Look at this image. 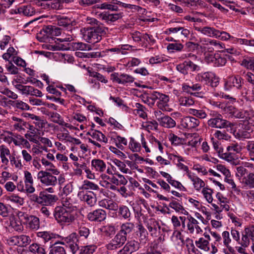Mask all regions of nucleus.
I'll list each match as a JSON object with an SVG mask.
<instances>
[{
	"instance_id": "obj_13",
	"label": "nucleus",
	"mask_w": 254,
	"mask_h": 254,
	"mask_svg": "<svg viewBox=\"0 0 254 254\" xmlns=\"http://www.w3.org/2000/svg\"><path fill=\"white\" fill-rule=\"evenodd\" d=\"M199 123V120L190 116L186 117L181 121V126L189 130L196 128Z\"/></svg>"
},
{
	"instance_id": "obj_41",
	"label": "nucleus",
	"mask_w": 254,
	"mask_h": 254,
	"mask_svg": "<svg viewBox=\"0 0 254 254\" xmlns=\"http://www.w3.org/2000/svg\"><path fill=\"white\" fill-rule=\"evenodd\" d=\"M250 159L254 161V140L247 141L245 146Z\"/></svg>"
},
{
	"instance_id": "obj_19",
	"label": "nucleus",
	"mask_w": 254,
	"mask_h": 254,
	"mask_svg": "<svg viewBox=\"0 0 254 254\" xmlns=\"http://www.w3.org/2000/svg\"><path fill=\"white\" fill-rule=\"evenodd\" d=\"M158 102L157 103L158 107L165 111H169V107L168 105V102L169 101V97L168 95L161 94L159 97Z\"/></svg>"
},
{
	"instance_id": "obj_24",
	"label": "nucleus",
	"mask_w": 254,
	"mask_h": 254,
	"mask_svg": "<svg viewBox=\"0 0 254 254\" xmlns=\"http://www.w3.org/2000/svg\"><path fill=\"white\" fill-rule=\"evenodd\" d=\"M63 206L65 207V208L68 209V210L72 211L76 208V202L74 197L68 196L64 198H63L62 201Z\"/></svg>"
},
{
	"instance_id": "obj_27",
	"label": "nucleus",
	"mask_w": 254,
	"mask_h": 254,
	"mask_svg": "<svg viewBox=\"0 0 254 254\" xmlns=\"http://www.w3.org/2000/svg\"><path fill=\"white\" fill-rule=\"evenodd\" d=\"M29 251L25 254H46L45 249L37 244H32L28 248Z\"/></svg>"
},
{
	"instance_id": "obj_2",
	"label": "nucleus",
	"mask_w": 254,
	"mask_h": 254,
	"mask_svg": "<svg viewBox=\"0 0 254 254\" xmlns=\"http://www.w3.org/2000/svg\"><path fill=\"white\" fill-rule=\"evenodd\" d=\"M210 118L207 121V125L212 128H224L227 131L231 130L234 124L224 119L222 116L217 112L211 111L210 113Z\"/></svg>"
},
{
	"instance_id": "obj_62",
	"label": "nucleus",
	"mask_w": 254,
	"mask_h": 254,
	"mask_svg": "<svg viewBox=\"0 0 254 254\" xmlns=\"http://www.w3.org/2000/svg\"><path fill=\"white\" fill-rule=\"evenodd\" d=\"M226 149L231 153H239L241 151V147L237 143H232L227 146Z\"/></svg>"
},
{
	"instance_id": "obj_6",
	"label": "nucleus",
	"mask_w": 254,
	"mask_h": 254,
	"mask_svg": "<svg viewBox=\"0 0 254 254\" xmlns=\"http://www.w3.org/2000/svg\"><path fill=\"white\" fill-rule=\"evenodd\" d=\"M37 179L41 184L46 186H55L57 184V178L51 173L40 171L37 174Z\"/></svg>"
},
{
	"instance_id": "obj_31",
	"label": "nucleus",
	"mask_w": 254,
	"mask_h": 254,
	"mask_svg": "<svg viewBox=\"0 0 254 254\" xmlns=\"http://www.w3.org/2000/svg\"><path fill=\"white\" fill-rule=\"evenodd\" d=\"M57 23L60 26L71 28L72 26H74L76 24V22L67 17H63L58 19Z\"/></svg>"
},
{
	"instance_id": "obj_16",
	"label": "nucleus",
	"mask_w": 254,
	"mask_h": 254,
	"mask_svg": "<svg viewBox=\"0 0 254 254\" xmlns=\"http://www.w3.org/2000/svg\"><path fill=\"white\" fill-rule=\"evenodd\" d=\"M134 227V223L126 222L121 225L120 230L118 233L124 236V238L125 237L127 240V235L132 233Z\"/></svg>"
},
{
	"instance_id": "obj_5",
	"label": "nucleus",
	"mask_w": 254,
	"mask_h": 254,
	"mask_svg": "<svg viewBox=\"0 0 254 254\" xmlns=\"http://www.w3.org/2000/svg\"><path fill=\"white\" fill-rule=\"evenodd\" d=\"M196 79L205 84H208L212 87H216L219 83V79L212 72H205L199 73L196 75Z\"/></svg>"
},
{
	"instance_id": "obj_58",
	"label": "nucleus",
	"mask_w": 254,
	"mask_h": 254,
	"mask_svg": "<svg viewBox=\"0 0 254 254\" xmlns=\"http://www.w3.org/2000/svg\"><path fill=\"white\" fill-rule=\"evenodd\" d=\"M214 136L219 140H228L230 138V136L227 133V132L225 130L221 131L219 130H217L215 132Z\"/></svg>"
},
{
	"instance_id": "obj_42",
	"label": "nucleus",
	"mask_w": 254,
	"mask_h": 254,
	"mask_svg": "<svg viewBox=\"0 0 254 254\" xmlns=\"http://www.w3.org/2000/svg\"><path fill=\"white\" fill-rule=\"evenodd\" d=\"M118 214L124 219H128L130 217L131 213L127 206L122 205L119 208Z\"/></svg>"
},
{
	"instance_id": "obj_47",
	"label": "nucleus",
	"mask_w": 254,
	"mask_h": 254,
	"mask_svg": "<svg viewBox=\"0 0 254 254\" xmlns=\"http://www.w3.org/2000/svg\"><path fill=\"white\" fill-rule=\"evenodd\" d=\"M226 111L230 112V114L231 115L236 118H244V113L238 110L235 109L233 106H228L226 109Z\"/></svg>"
},
{
	"instance_id": "obj_30",
	"label": "nucleus",
	"mask_w": 254,
	"mask_h": 254,
	"mask_svg": "<svg viewBox=\"0 0 254 254\" xmlns=\"http://www.w3.org/2000/svg\"><path fill=\"white\" fill-rule=\"evenodd\" d=\"M159 125L166 128H172L176 126V122L170 117L166 115L159 122Z\"/></svg>"
},
{
	"instance_id": "obj_1",
	"label": "nucleus",
	"mask_w": 254,
	"mask_h": 254,
	"mask_svg": "<svg viewBox=\"0 0 254 254\" xmlns=\"http://www.w3.org/2000/svg\"><path fill=\"white\" fill-rule=\"evenodd\" d=\"M107 28L104 26L84 27L80 30L83 38L87 42L96 43L102 39V35L105 34Z\"/></svg>"
},
{
	"instance_id": "obj_28",
	"label": "nucleus",
	"mask_w": 254,
	"mask_h": 254,
	"mask_svg": "<svg viewBox=\"0 0 254 254\" xmlns=\"http://www.w3.org/2000/svg\"><path fill=\"white\" fill-rule=\"evenodd\" d=\"M64 243L56 242L50 248L49 254H66Z\"/></svg>"
},
{
	"instance_id": "obj_40",
	"label": "nucleus",
	"mask_w": 254,
	"mask_h": 254,
	"mask_svg": "<svg viewBox=\"0 0 254 254\" xmlns=\"http://www.w3.org/2000/svg\"><path fill=\"white\" fill-rule=\"evenodd\" d=\"M8 139H9V141L13 142V143L16 146H19L20 145H26V144H29V142L27 141V140L24 139L20 135H17L15 136V138L9 137Z\"/></svg>"
},
{
	"instance_id": "obj_48",
	"label": "nucleus",
	"mask_w": 254,
	"mask_h": 254,
	"mask_svg": "<svg viewBox=\"0 0 254 254\" xmlns=\"http://www.w3.org/2000/svg\"><path fill=\"white\" fill-rule=\"evenodd\" d=\"M14 85V87L19 91V92L23 95L28 96V92L31 86L24 85L20 83H18Z\"/></svg>"
},
{
	"instance_id": "obj_37",
	"label": "nucleus",
	"mask_w": 254,
	"mask_h": 254,
	"mask_svg": "<svg viewBox=\"0 0 254 254\" xmlns=\"http://www.w3.org/2000/svg\"><path fill=\"white\" fill-rule=\"evenodd\" d=\"M37 235L38 237L42 238L45 242H48L56 238L55 234L47 231L39 232Z\"/></svg>"
},
{
	"instance_id": "obj_18",
	"label": "nucleus",
	"mask_w": 254,
	"mask_h": 254,
	"mask_svg": "<svg viewBox=\"0 0 254 254\" xmlns=\"http://www.w3.org/2000/svg\"><path fill=\"white\" fill-rule=\"evenodd\" d=\"M92 169L100 173L104 172L106 169V164L103 160L94 159L91 161Z\"/></svg>"
},
{
	"instance_id": "obj_34",
	"label": "nucleus",
	"mask_w": 254,
	"mask_h": 254,
	"mask_svg": "<svg viewBox=\"0 0 254 254\" xmlns=\"http://www.w3.org/2000/svg\"><path fill=\"white\" fill-rule=\"evenodd\" d=\"M7 103L8 105L21 110H28L29 109V105L21 100H9L7 101Z\"/></svg>"
},
{
	"instance_id": "obj_25",
	"label": "nucleus",
	"mask_w": 254,
	"mask_h": 254,
	"mask_svg": "<svg viewBox=\"0 0 254 254\" xmlns=\"http://www.w3.org/2000/svg\"><path fill=\"white\" fill-rule=\"evenodd\" d=\"M188 178L192 182L194 188L195 190H199L201 188H204L205 183L194 174H189Z\"/></svg>"
},
{
	"instance_id": "obj_64",
	"label": "nucleus",
	"mask_w": 254,
	"mask_h": 254,
	"mask_svg": "<svg viewBox=\"0 0 254 254\" xmlns=\"http://www.w3.org/2000/svg\"><path fill=\"white\" fill-rule=\"evenodd\" d=\"M187 247L189 254H202L200 251L195 247L192 240L190 241L189 244L187 245Z\"/></svg>"
},
{
	"instance_id": "obj_56",
	"label": "nucleus",
	"mask_w": 254,
	"mask_h": 254,
	"mask_svg": "<svg viewBox=\"0 0 254 254\" xmlns=\"http://www.w3.org/2000/svg\"><path fill=\"white\" fill-rule=\"evenodd\" d=\"M90 235V230L85 226H81L78 230V235L80 237L87 239Z\"/></svg>"
},
{
	"instance_id": "obj_12",
	"label": "nucleus",
	"mask_w": 254,
	"mask_h": 254,
	"mask_svg": "<svg viewBox=\"0 0 254 254\" xmlns=\"http://www.w3.org/2000/svg\"><path fill=\"white\" fill-rule=\"evenodd\" d=\"M78 195L80 199L90 207H92L96 204L97 201L96 195L91 191H88L86 193L81 191L78 193Z\"/></svg>"
},
{
	"instance_id": "obj_45",
	"label": "nucleus",
	"mask_w": 254,
	"mask_h": 254,
	"mask_svg": "<svg viewBox=\"0 0 254 254\" xmlns=\"http://www.w3.org/2000/svg\"><path fill=\"white\" fill-rule=\"evenodd\" d=\"M99 188L98 186L92 182L88 180H85L81 187V189L84 190H98Z\"/></svg>"
},
{
	"instance_id": "obj_9",
	"label": "nucleus",
	"mask_w": 254,
	"mask_h": 254,
	"mask_svg": "<svg viewBox=\"0 0 254 254\" xmlns=\"http://www.w3.org/2000/svg\"><path fill=\"white\" fill-rule=\"evenodd\" d=\"M140 244L135 240H128L124 247L118 252V254H131L139 249Z\"/></svg>"
},
{
	"instance_id": "obj_60",
	"label": "nucleus",
	"mask_w": 254,
	"mask_h": 254,
	"mask_svg": "<svg viewBox=\"0 0 254 254\" xmlns=\"http://www.w3.org/2000/svg\"><path fill=\"white\" fill-rule=\"evenodd\" d=\"M89 75L90 77H92L95 78L98 80L101 81V82L106 83L108 82V80L106 79L105 77L102 75L101 74L95 72V71H89Z\"/></svg>"
},
{
	"instance_id": "obj_8",
	"label": "nucleus",
	"mask_w": 254,
	"mask_h": 254,
	"mask_svg": "<svg viewBox=\"0 0 254 254\" xmlns=\"http://www.w3.org/2000/svg\"><path fill=\"white\" fill-rule=\"evenodd\" d=\"M127 241L126 238H124L119 233L112 239L110 242L106 245V248L108 250H115L122 247Z\"/></svg>"
},
{
	"instance_id": "obj_10",
	"label": "nucleus",
	"mask_w": 254,
	"mask_h": 254,
	"mask_svg": "<svg viewBox=\"0 0 254 254\" xmlns=\"http://www.w3.org/2000/svg\"><path fill=\"white\" fill-rule=\"evenodd\" d=\"M106 212L102 209H97L88 213L87 218L91 222H101L106 218Z\"/></svg>"
},
{
	"instance_id": "obj_52",
	"label": "nucleus",
	"mask_w": 254,
	"mask_h": 254,
	"mask_svg": "<svg viewBox=\"0 0 254 254\" xmlns=\"http://www.w3.org/2000/svg\"><path fill=\"white\" fill-rule=\"evenodd\" d=\"M44 204L49 205L56 202L58 199V197L53 194H44Z\"/></svg>"
},
{
	"instance_id": "obj_43",
	"label": "nucleus",
	"mask_w": 254,
	"mask_h": 254,
	"mask_svg": "<svg viewBox=\"0 0 254 254\" xmlns=\"http://www.w3.org/2000/svg\"><path fill=\"white\" fill-rule=\"evenodd\" d=\"M188 223L187 224L188 230L190 233H193L195 230V227L197 224H198V221L193 217L190 216L188 217Z\"/></svg>"
},
{
	"instance_id": "obj_57",
	"label": "nucleus",
	"mask_w": 254,
	"mask_h": 254,
	"mask_svg": "<svg viewBox=\"0 0 254 254\" xmlns=\"http://www.w3.org/2000/svg\"><path fill=\"white\" fill-rule=\"evenodd\" d=\"M114 140L116 142V145L118 148L122 150L124 147L123 145H127V139L120 135L117 136L116 137L114 138Z\"/></svg>"
},
{
	"instance_id": "obj_21",
	"label": "nucleus",
	"mask_w": 254,
	"mask_h": 254,
	"mask_svg": "<svg viewBox=\"0 0 254 254\" xmlns=\"http://www.w3.org/2000/svg\"><path fill=\"white\" fill-rule=\"evenodd\" d=\"M169 206L178 213L184 215H188L189 213L188 212L185 210L183 206L176 200V199H172L169 203Z\"/></svg>"
},
{
	"instance_id": "obj_4",
	"label": "nucleus",
	"mask_w": 254,
	"mask_h": 254,
	"mask_svg": "<svg viewBox=\"0 0 254 254\" xmlns=\"http://www.w3.org/2000/svg\"><path fill=\"white\" fill-rule=\"evenodd\" d=\"M18 215L27 229L37 230L39 228L40 220L38 217L22 212H19Z\"/></svg>"
},
{
	"instance_id": "obj_7",
	"label": "nucleus",
	"mask_w": 254,
	"mask_h": 254,
	"mask_svg": "<svg viewBox=\"0 0 254 254\" xmlns=\"http://www.w3.org/2000/svg\"><path fill=\"white\" fill-rule=\"evenodd\" d=\"M244 84L243 78L239 75L230 76L225 82V88L226 90H229L232 87L237 89H243Z\"/></svg>"
},
{
	"instance_id": "obj_35",
	"label": "nucleus",
	"mask_w": 254,
	"mask_h": 254,
	"mask_svg": "<svg viewBox=\"0 0 254 254\" xmlns=\"http://www.w3.org/2000/svg\"><path fill=\"white\" fill-rule=\"evenodd\" d=\"M178 32H181V34L184 36L185 37H187L190 33V31L188 29L184 28L182 27L170 28L167 29L166 33L168 34H171L177 33Z\"/></svg>"
},
{
	"instance_id": "obj_61",
	"label": "nucleus",
	"mask_w": 254,
	"mask_h": 254,
	"mask_svg": "<svg viewBox=\"0 0 254 254\" xmlns=\"http://www.w3.org/2000/svg\"><path fill=\"white\" fill-rule=\"evenodd\" d=\"M242 237L241 242H238L243 247H247L250 243V238H249L248 235H247L245 231H244L242 233Z\"/></svg>"
},
{
	"instance_id": "obj_15",
	"label": "nucleus",
	"mask_w": 254,
	"mask_h": 254,
	"mask_svg": "<svg viewBox=\"0 0 254 254\" xmlns=\"http://www.w3.org/2000/svg\"><path fill=\"white\" fill-rule=\"evenodd\" d=\"M99 16L101 20L109 23L115 22L121 18L122 17V14L121 13H111L109 12H104L100 13Z\"/></svg>"
},
{
	"instance_id": "obj_3",
	"label": "nucleus",
	"mask_w": 254,
	"mask_h": 254,
	"mask_svg": "<svg viewBox=\"0 0 254 254\" xmlns=\"http://www.w3.org/2000/svg\"><path fill=\"white\" fill-rule=\"evenodd\" d=\"M54 215L57 222L61 225H69L75 220L72 212L64 207L57 206L55 209Z\"/></svg>"
},
{
	"instance_id": "obj_59",
	"label": "nucleus",
	"mask_w": 254,
	"mask_h": 254,
	"mask_svg": "<svg viewBox=\"0 0 254 254\" xmlns=\"http://www.w3.org/2000/svg\"><path fill=\"white\" fill-rule=\"evenodd\" d=\"M213 66H219L224 65L227 62L226 59L221 56L219 54H216V58Z\"/></svg>"
},
{
	"instance_id": "obj_55",
	"label": "nucleus",
	"mask_w": 254,
	"mask_h": 254,
	"mask_svg": "<svg viewBox=\"0 0 254 254\" xmlns=\"http://www.w3.org/2000/svg\"><path fill=\"white\" fill-rule=\"evenodd\" d=\"M7 200L11 202L22 205L24 203V199L17 195L11 194L7 196Z\"/></svg>"
},
{
	"instance_id": "obj_23",
	"label": "nucleus",
	"mask_w": 254,
	"mask_h": 254,
	"mask_svg": "<svg viewBox=\"0 0 254 254\" xmlns=\"http://www.w3.org/2000/svg\"><path fill=\"white\" fill-rule=\"evenodd\" d=\"M87 134L90 135L93 138L95 139L100 142H104L105 143L108 142V138L101 131L92 129L88 132Z\"/></svg>"
},
{
	"instance_id": "obj_29",
	"label": "nucleus",
	"mask_w": 254,
	"mask_h": 254,
	"mask_svg": "<svg viewBox=\"0 0 254 254\" xmlns=\"http://www.w3.org/2000/svg\"><path fill=\"white\" fill-rule=\"evenodd\" d=\"M195 244L197 248L204 252H208L210 250L209 242L208 240H205L203 237L199 238L195 241Z\"/></svg>"
},
{
	"instance_id": "obj_54",
	"label": "nucleus",
	"mask_w": 254,
	"mask_h": 254,
	"mask_svg": "<svg viewBox=\"0 0 254 254\" xmlns=\"http://www.w3.org/2000/svg\"><path fill=\"white\" fill-rule=\"evenodd\" d=\"M213 191L211 189L208 188H204L202 190V193L204 198L209 203H212L213 198L212 196Z\"/></svg>"
},
{
	"instance_id": "obj_26",
	"label": "nucleus",
	"mask_w": 254,
	"mask_h": 254,
	"mask_svg": "<svg viewBox=\"0 0 254 254\" xmlns=\"http://www.w3.org/2000/svg\"><path fill=\"white\" fill-rule=\"evenodd\" d=\"M242 184L249 189L254 188V172H250L246 176L243 178Z\"/></svg>"
},
{
	"instance_id": "obj_17",
	"label": "nucleus",
	"mask_w": 254,
	"mask_h": 254,
	"mask_svg": "<svg viewBox=\"0 0 254 254\" xmlns=\"http://www.w3.org/2000/svg\"><path fill=\"white\" fill-rule=\"evenodd\" d=\"M11 156L9 149L6 146L0 145V157L1 163L4 165H7L9 159Z\"/></svg>"
},
{
	"instance_id": "obj_14",
	"label": "nucleus",
	"mask_w": 254,
	"mask_h": 254,
	"mask_svg": "<svg viewBox=\"0 0 254 254\" xmlns=\"http://www.w3.org/2000/svg\"><path fill=\"white\" fill-rule=\"evenodd\" d=\"M193 27L198 32L210 37H215L217 33H218V30L209 26L201 27L195 24L193 25Z\"/></svg>"
},
{
	"instance_id": "obj_51",
	"label": "nucleus",
	"mask_w": 254,
	"mask_h": 254,
	"mask_svg": "<svg viewBox=\"0 0 254 254\" xmlns=\"http://www.w3.org/2000/svg\"><path fill=\"white\" fill-rule=\"evenodd\" d=\"M101 230L103 234L106 236H110L115 233V228L113 225H107L103 227Z\"/></svg>"
},
{
	"instance_id": "obj_53",
	"label": "nucleus",
	"mask_w": 254,
	"mask_h": 254,
	"mask_svg": "<svg viewBox=\"0 0 254 254\" xmlns=\"http://www.w3.org/2000/svg\"><path fill=\"white\" fill-rule=\"evenodd\" d=\"M222 237L224 246L227 247L229 250V251H231L232 248L230 246V243L231 242V240L230 237L229 232L226 231H224L222 233Z\"/></svg>"
},
{
	"instance_id": "obj_38",
	"label": "nucleus",
	"mask_w": 254,
	"mask_h": 254,
	"mask_svg": "<svg viewBox=\"0 0 254 254\" xmlns=\"http://www.w3.org/2000/svg\"><path fill=\"white\" fill-rule=\"evenodd\" d=\"M18 13L27 16H32L35 11L30 5L21 6L17 9Z\"/></svg>"
},
{
	"instance_id": "obj_50",
	"label": "nucleus",
	"mask_w": 254,
	"mask_h": 254,
	"mask_svg": "<svg viewBox=\"0 0 254 254\" xmlns=\"http://www.w3.org/2000/svg\"><path fill=\"white\" fill-rule=\"evenodd\" d=\"M180 104L181 106L190 107L194 104V101L189 97H181L179 99Z\"/></svg>"
},
{
	"instance_id": "obj_22",
	"label": "nucleus",
	"mask_w": 254,
	"mask_h": 254,
	"mask_svg": "<svg viewBox=\"0 0 254 254\" xmlns=\"http://www.w3.org/2000/svg\"><path fill=\"white\" fill-rule=\"evenodd\" d=\"M137 228L136 235L139 238V243L145 244L148 239V232L142 224H139Z\"/></svg>"
},
{
	"instance_id": "obj_44",
	"label": "nucleus",
	"mask_w": 254,
	"mask_h": 254,
	"mask_svg": "<svg viewBox=\"0 0 254 254\" xmlns=\"http://www.w3.org/2000/svg\"><path fill=\"white\" fill-rule=\"evenodd\" d=\"M97 249V247L94 245L82 246L79 250V254H92Z\"/></svg>"
},
{
	"instance_id": "obj_36",
	"label": "nucleus",
	"mask_w": 254,
	"mask_h": 254,
	"mask_svg": "<svg viewBox=\"0 0 254 254\" xmlns=\"http://www.w3.org/2000/svg\"><path fill=\"white\" fill-rule=\"evenodd\" d=\"M64 244V243L67 245L70 244H75L79 242V236L75 232H73L69 234L68 236L63 238Z\"/></svg>"
},
{
	"instance_id": "obj_49",
	"label": "nucleus",
	"mask_w": 254,
	"mask_h": 254,
	"mask_svg": "<svg viewBox=\"0 0 254 254\" xmlns=\"http://www.w3.org/2000/svg\"><path fill=\"white\" fill-rule=\"evenodd\" d=\"M113 163L118 167L119 169L122 172L126 174L129 172V169L127 168L126 165L123 162H122L118 159H115L113 160Z\"/></svg>"
},
{
	"instance_id": "obj_11",
	"label": "nucleus",
	"mask_w": 254,
	"mask_h": 254,
	"mask_svg": "<svg viewBox=\"0 0 254 254\" xmlns=\"http://www.w3.org/2000/svg\"><path fill=\"white\" fill-rule=\"evenodd\" d=\"M146 226L152 236L157 237L159 236L161 226L158 221L154 218H150L146 221Z\"/></svg>"
},
{
	"instance_id": "obj_33",
	"label": "nucleus",
	"mask_w": 254,
	"mask_h": 254,
	"mask_svg": "<svg viewBox=\"0 0 254 254\" xmlns=\"http://www.w3.org/2000/svg\"><path fill=\"white\" fill-rule=\"evenodd\" d=\"M134 107L135 109L133 110L134 114L138 115L139 117L143 119L147 118L146 109L144 106L140 103H136Z\"/></svg>"
},
{
	"instance_id": "obj_46",
	"label": "nucleus",
	"mask_w": 254,
	"mask_h": 254,
	"mask_svg": "<svg viewBox=\"0 0 254 254\" xmlns=\"http://www.w3.org/2000/svg\"><path fill=\"white\" fill-rule=\"evenodd\" d=\"M188 112L190 114L200 119H205L207 117V114L203 110H197L190 108L189 109Z\"/></svg>"
},
{
	"instance_id": "obj_63",
	"label": "nucleus",
	"mask_w": 254,
	"mask_h": 254,
	"mask_svg": "<svg viewBox=\"0 0 254 254\" xmlns=\"http://www.w3.org/2000/svg\"><path fill=\"white\" fill-rule=\"evenodd\" d=\"M134 78L131 75L123 73L121 74L120 84H126L128 83H132Z\"/></svg>"
},
{
	"instance_id": "obj_32",
	"label": "nucleus",
	"mask_w": 254,
	"mask_h": 254,
	"mask_svg": "<svg viewBox=\"0 0 254 254\" xmlns=\"http://www.w3.org/2000/svg\"><path fill=\"white\" fill-rule=\"evenodd\" d=\"M240 64L246 68L254 71V58L245 57L240 61Z\"/></svg>"
},
{
	"instance_id": "obj_20",
	"label": "nucleus",
	"mask_w": 254,
	"mask_h": 254,
	"mask_svg": "<svg viewBox=\"0 0 254 254\" xmlns=\"http://www.w3.org/2000/svg\"><path fill=\"white\" fill-rule=\"evenodd\" d=\"M13 128L19 131L24 130L25 127L27 125V123L24 121L22 119L15 116L11 117Z\"/></svg>"
},
{
	"instance_id": "obj_39",
	"label": "nucleus",
	"mask_w": 254,
	"mask_h": 254,
	"mask_svg": "<svg viewBox=\"0 0 254 254\" xmlns=\"http://www.w3.org/2000/svg\"><path fill=\"white\" fill-rule=\"evenodd\" d=\"M18 246L26 247L31 242L30 238L26 235H17Z\"/></svg>"
}]
</instances>
